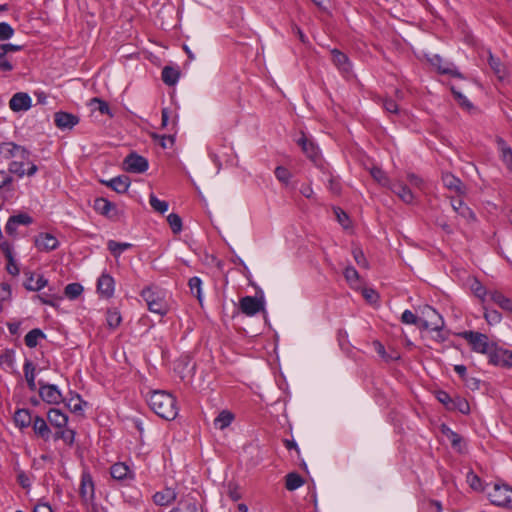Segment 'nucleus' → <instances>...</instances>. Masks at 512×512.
<instances>
[{"mask_svg": "<svg viewBox=\"0 0 512 512\" xmlns=\"http://www.w3.org/2000/svg\"><path fill=\"white\" fill-rule=\"evenodd\" d=\"M0 155L4 159H12L8 166L9 173L15 174L19 178L25 175L31 177L38 171V167L30 161V152L23 146L13 142L1 143Z\"/></svg>", "mask_w": 512, "mask_h": 512, "instance_id": "obj_1", "label": "nucleus"}, {"mask_svg": "<svg viewBox=\"0 0 512 512\" xmlns=\"http://www.w3.org/2000/svg\"><path fill=\"white\" fill-rule=\"evenodd\" d=\"M486 494L493 505L500 507L512 505V488L506 484L486 485Z\"/></svg>", "mask_w": 512, "mask_h": 512, "instance_id": "obj_2", "label": "nucleus"}, {"mask_svg": "<svg viewBox=\"0 0 512 512\" xmlns=\"http://www.w3.org/2000/svg\"><path fill=\"white\" fill-rule=\"evenodd\" d=\"M460 336L465 339L471 346V349L477 353L488 355L494 345L489 342L486 334L480 332L464 331Z\"/></svg>", "mask_w": 512, "mask_h": 512, "instance_id": "obj_3", "label": "nucleus"}, {"mask_svg": "<svg viewBox=\"0 0 512 512\" xmlns=\"http://www.w3.org/2000/svg\"><path fill=\"white\" fill-rule=\"evenodd\" d=\"M489 363L494 366H501L504 368L512 367V351L493 345L488 353Z\"/></svg>", "mask_w": 512, "mask_h": 512, "instance_id": "obj_4", "label": "nucleus"}, {"mask_svg": "<svg viewBox=\"0 0 512 512\" xmlns=\"http://www.w3.org/2000/svg\"><path fill=\"white\" fill-rule=\"evenodd\" d=\"M239 305L243 314L254 316L265 310V299L263 295L260 297L245 296L240 299Z\"/></svg>", "mask_w": 512, "mask_h": 512, "instance_id": "obj_5", "label": "nucleus"}, {"mask_svg": "<svg viewBox=\"0 0 512 512\" xmlns=\"http://www.w3.org/2000/svg\"><path fill=\"white\" fill-rule=\"evenodd\" d=\"M424 318L420 319L421 327L433 331H440L444 326L442 316L431 306L423 310Z\"/></svg>", "mask_w": 512, "mask_h": 512, "instance_id": "obj_6", "label": "nucleus"}, {"mask_svg": "<svg viewBox=\"0 0 512 512\" xmlns=\"http://www.w3.org/2000/svg\"><path fill=\"white\" fill-rule=\"evenodd\" d=\"M39 396L48 404H60L63 402V396L59 388L54 384H46L39 381Z\"/></svg>", "mask_w": 512, "mask_h": 512, "instance_id": "obj_7", "label": "nucleus"}, {"mask_svg": "<svg viewBox=\"0 0 512 512\" xmlns=\"http://www.w3.org/2000/svg\"><path fill=\"white\" fill-rule=\"evenodd\" d=\"M165 410L162 412V419L164 420H174L179 412L177 406L176 398L169 392L162 390V409Z\"/></svg>", "mask_w": 512, "mask_h": 512, "instance_id": "obj_8", "label": "nucleus"}, {"mask_svg": "<svg viewBox=\"0 0 512 512\" xmlns=\"http://www.w3.org/2000/svg\"><path fill=\"white\" fill-rule=\"evenodd\" d=\"M428 61L434 66L439 73L451 75L456 78H463V75L455 67L454 64L444 61L439 55L433 54Z\"/></svg>", "mask_w": 512, "mask_h": 512, "instance_id": "obj_9", "label": "nucleus"}, {"mask_svg": "<svg viewBox=\"0 0 512 512\" xmlns=\"http://www.w3.org/2000/svg\"><path fill=\"white\" fill-rule=\"evenodd\" d=\"M141 296L151 312L160 314V297L157 286H148L144 288L141 292Z\"/></svg>", "mask_w": 512, "mask_h": 512, "instance_id": "obj_10", "label": "nucleus"}, {"mask_svg": "<svg viewBox=\"0 0 512 512\" xmlns=\"http://www.w3.org/2000/svg\"><path fill=\"white\" fill-rule=\"evenodd\" d=\"M123 165L126 171L132 173H142L148 168L147 160L136 153H131L126 156Z\"/></svg>", "mask_w": 512, "mask_h": 512, "instance_id": "obj_11", "label": "nucleus"}, {"mask_svg": "<svg viewBox=\"0 0 512 512\" xmlns=\"http://www.w3.org/2000/svg\"><path fill=\"white\" fill-rule=\"evenodd\" d=\"M110 474L113 479L128 483L134 479V472L130 469V467L124 462H118L111 466Z\"/></svg>", "mask_w": 512, "mask_h": 512, "instance_id": "obj_12", "label": "nucleus"}, {"mask_svg": "<svg viewBox=\"0 0 512 512\" xmlns=\"http://www.w3.org/2000/svg\"><path fill=\"white\" fill-rule=\"evenodd\" d=\"M34 244L39 251L49 252L55 250L59 242L57 238L50 233H40L35 237Z\"/></svg>", "mask_w": 512, "mask_h": 512, "instance_id": "obj_13", "label": "nucleus"}, {"mask_svg": "<svg viewBox=\"0 0 512 512\" xmlns=\"http://www.w3.org/2000/svg\"><path fill=\"white\" fill-rule=\"evenodd\" d=\"M32 99L24 92H18L9 101V107L14 112L27 111L31 108Z\"/></svg>", "mask_w": 512, "mask_h": 512, "instance_id": "obj_14", "label": "nucleus"}, {"mask_svg": "<svg viewBox=\"0 0 512 512\" xmlns=\"http://www.w3.org/2000/svg\"><path fill=\"white\" fill-rule=\"evenodd\" d=\"M54 123L61 130L72 129L79 123V117L71 113L59 111L54 114Z\"/></svg>", "mask_w": 512, "mask_h": 512, "instance_id": "obj_15", "label": "nucleus"}, {"mask_svg": "<svg viewBox=\"0 0 512 512\" xmlns=\"http://www.w3.org/2000/svg\"><path fill=\"white\" fill-rule=\"evenodd\" d=\"M94 210L110 219H116L118 212L115 204L105 198H97L93 205Z\"/></svg>", "mask_w": 512, "mask_h": 512, "instance_id": "obj_16", "label": "nucleus"}, {"mask_svg": "<svg viewBox=\"0 0 512 512\" xmlns=\"http://www.w3.org/2000/svg\"><path fill=\"white\" fill-rule=\"evenodd\" d=\"M441 431L443 435L448 439L452 448L459 453H464L466 450V444L462 436L457 432L453 431L446 425H442Z\"/></svg>", "mask_w": 512, "mask_h": 512, "instance_id": "obj_17", "label": "nucleus"}, {"mask_svg": "<svg viewBox=\"0 0 512 512\" xmlns=\"http://www.w3.org/2000/svg\"><path fill=\"white\" fill-rule=\"evenodd\" d=\"M451 205L453 210L468 223L476 221V215L473 210L467 206L460 198H452Z\"/></svg>", "mask_w": 512, "mask_h": 512, "instance_id": "obj_18", "label": "nucleus"}, {"mask_svg": "<svg viewBox=\"0 0 512 512\" xmlns=\"http://www.w3.org/2000/svg\"><path fill=\"white\" fill-rule=\"evenodd\" d=\"M389 189L395 193L403 202L406 204L413 203L415 196L411 189L405 185L401 181H395L390 186Z\"/></svg>", "mask_w": 512, "mask_h": 512, "instance_id": "obj_19", "label": "nucleus"}, {"mask_svg": "<svg viewBox=\"0 0 512 512\" xmlns=\"http://www.w3.org/2000/svg\"><path fill=\"white\" fill-rule=\"evenodd\" d=\"M442 182L447 189L455 192L458 195L465 194L466 192V187L462 181L449 172L443 173Z\"/></svg>", "mask_w": 512, "mask_h": 512, "instance_id": "obj_20", "label": "nucleus"}, {"mask_svg": "<svg viewBox=\"0 0 512 512\" xmlns=\"http://www.w3.org/2000/svg\"><path fill=\"white\" fill-rule=\"evenodd\" d=\"M115 288V282L114 279L108 275V274H102L97 283V290L98 292L106 297L109 298L113 295Z\"/></svg>", "mask_w": 512, "mask_h": 512, "instance_id": "obj_21", "label": "nucleus"}, {"mask_svg": "<svg viewBox=\"0 0 512 512\" xmlns=\"http://www.w3.org/2000/svg\"><path fill=\"white\" fill-rule=\"evenodd\" d=\"M48 422L57 429H62L67 426L68 416L60 409L51 408L47 412Z\"/></svg>", "mask_w": 512, "mask_h": 512, "instance_id": "obj_22", "label": "nucleus"}, {"mask_svg": "<svg viewBox=\"0 0 512 512\" xmlns=\"http://www.w3.org/2000/svg\"><path fill=\"white\" fill-rule=\"evenodd\" d=\"M34 433L45 441H48L51 436V430L44 418L35 416L32 422Z\"/></svg>", "mask_w": 512, "mask_h": 512, "instance_id": "obj_23", "label": "nucleus"}, {"mask_svg": "<svg viewBox=\"0 0 512 512\" xmlns=\"http://www.w3.org/2000/svg\"><path fill=\"white\" fill-rule=\"evenodd\" d=\"M496 143H497V149L500 153V157H501L502 161L506 165V168L509 170V172L512 173V149H511V147L502 138H497Z\"/></svg>", "mask_w": 512, "mask_h": 512, "instance_id": "obj_24", "label": "nucleus"}, {"mask_svg": "<svg viewBox=\"0 0 512 512\" xmlns=\"http://www.w3.org/2000/svg\"><path fill=\"white\" fill-rule=\"evenodd\" d=\"M298 145L301 146L303 152L313 161H316L319 156V151L317 146L314 144L312 140L306 137L305 134H302L301 137L297 141Z\"/></svg>", "mask_w": 512, "mask_h": 512, "instance_id": "obj_25", "label": "nucleus"}, {"mask_svg": "<svg viewBox=\"0 0 512 512\" xmlns=\"http://www.w3.org/2000/svg\"><path fill=\"white\" fill-rule=\"evenodd\" d=\"M181 70L178 66L167 65L162 68V81L169 85L174 86L180 79Z\"/></svg>", "mask_w": 512, "mask_h": 512, "instance_id": "obj_26", "label": "nucleus"}, {"mask_svg": "<svg viewBox=\"0 0 512 512\" xmlns=\"http://www.w3.org/2000/svg\"><path fill=\"white\" fill-rule=\"evenodd\" d=\"M48 280L43 275L30 273L24 286L29 291H40L47 286Z\"/></svg>", "mask_w": 512, "mask_h": 512, "instance_id": "obj_27", "label": "nucleus"}, {"mask_svg": "<svg viewBox=\"0 0 512 512\" xmlns=\"http://www.w3.org/2000/svg\"><path fill=\"white\" fill-rule=\"evenodd\" d=\"M105 184L117 193H125L130 186V179L126 175H121L112 178L110 181L105 182Z\"/></svg>", "mask_w": 512, "mask_h": 512, "instance_id": "obj_28", "label": "nucleus"}, {"mask_svg": "<svg viewBox=\"0 0 512 512\" xmlns=\"http://www.w3.org/2000/svg\"><path fill=\"white\" fill-rule=\"evenodd\" d=\"M331 54L333 63L339 70L342 72H349L351 70V64L346 54L337 49L332 50Z\"/></svg>", "mask_w": 512, "mask_h": 512, "instance_id": "obj_29", "label": "nucleus"}, {"mask_svg": "<svg viewBox=\"0 0 512 512\" xmlns=\"http://www.w3.org/2000/svg\"><path fill=\"white\" fill-rule=\"evenodd\" d=\"M490 299L497 304L501 309L512 312V300L501 292L493 291L489 293Z\"/></svg>", "mask_w": 512, "mask_h": 512, "instance_id": "obj_30", "label": "nucleus"}, {"mask_svg": "<svg viewBox=\"0 0 512 512\" xmlns=\"http://www.w3.org/2000/svg\"><path fill=\"white\" fill-rule=\"evenodd\" d=\"M14 422L21 429L29 427L33 418L27 409H18L14 414Z\"/></svg>", "mask_w": 512, "mask_h": 512, "instance_id": "obj_31", "label": "nucleus"}, {"mask_svg": "<svg viewBox=\"0 0 512 512\" xmlns=\"http://www.w3.org/2000/svg\"><path fill=\"white\" fill-rule=\"evenodd\" d=\"M234 420V414L228 410L221 411L214 419V426L217 429L223 430L227 428Z\"/></svg>", "mask_w": 512, "mask_h": 512, "instance_id": "obj_32", "label": "nucleus"}, {"mask_svg": "<svg viewBox=\"0 0 512 512\" xmlns=\"http://www.w3.org/2000/svg\"><path fill=\"white\" fill-rule=\"evenodd\" d=\"M25 379L31 391L36 390L35 366L30 360H26L23 366Z\"/></svg>", "mask_w": 512, "mask_h": 512, "instance_id": "obj_33", "label": "nucleus"}, {"mask_svg": "<svg viewBox=\"0 0 512 512\" xmlns=\"http://www.w3.org/2000/svg\"><path fill=\"white\" fill-rule=\"evenodd\" d=\"M81 496L84 498H91L94 494V484L89 474H83L80 487Z\"/></svg>", "mask_w": 512, "mask_h": 512, "instance_id": "obj_34", "label": "nucleus"}, {"mask_svg": "<svg viewBox=\"0 0 512 512\" xmlns=\"http://www.w3.org/2000/svg\"><path fill=\"white\" fill-rule=\"evenodd\" d=\"M166 221L174 235H178L182 232L183 220L178 214H176V213L168 214L166 217Z\"/></svg>", "mask_w": 512, "mask_h": 512, "instance_id": "obj_35", "label": "nucleus"}, {"mask_svg": "<svg viewBox=\"0 0 512 512\" xmlns=\"http://www.w3.org/2000/svg\"><path fill=\"white\" fill-rule=\"evenodd\" d=\"M75 435L76 432L73 429L65 427L62 429H58V431L54 434V440L61 439L66 445L72 446L75 441Z\"/></svg>", "mask_w": 512, "mask_h": 512, "instance_id": "obj_36", "label": "nucleus"}, {"mask_svg": "<svg viewBox=\"0 0 512 512\" xmlns=\"http://www.w3.org/2000/svg\"><path fill=\"white\" fill-rule=\"evenodd\" d=\"M45 338L42 330L35 328L29 331L24 338L25 344L29 348H34L38 345L40 339Z\"/></svg>", "mask_w": 512, "mask_h": 512, "instance_id": "obj_37", "label": "nucleus"}, {"mask_svg": "<svg viewBox=\"0 0 512 512\" xmlns=\"http://www.w3.org/2000/svg\"><path fill=\"white\" fill-rule=\"evenodd\" d=\"M304 483L303 478L295 472L286 475L285 487L289 491H294L300 488Z\"/></svg>", "mask_w": 512, "mask_h": 512, "instance_id": "obj_38", "label": "nucleus"}, {"mask_svg": "<svg viewBox=\"0 0 512 512\" xmlns=\"http://www.w3.org/2000/svg\"><path fill=\"white\" fill-rule=\"evenodd\" d=\"M370 174L373 179L383 187L389 188V186L392 184L386 173L379 167H373L370 170Z\"/></svg>", "mask_w": 512, "mask_h": 512, "instance_id": "obj_39", "label": "nucleus"}, {"mask_svg": "<svg viewBox=\"0 0 512 512\" xmlns=\"http://www.w3.org/2000/svg\"><path fill=\"white\" fill-rule=\"evenodd\" d=\"M188 286L190 289V292L192 295H194L200 303L203 301V295H202V280L194 276L189 279Z\"/></svg>", "mask_w": 512, "mask_h": 512, "instance_id": "obj_40", "label": "nucleus"}, {"mask_svg": "<svg viewBox=\"0 0 512 512\" xmlns=\"http://www.w3.org/2000/svg\"><path fill=\"white\" fill-rule=\"evenodd\" d=\"M132 245L126 242H116L109 240L107 243L108 250L113 254L114 257L118 258L125 250L129 249Z\"/></svg>", "mask_w": 512, "mask_h": 512, "instance_id": "obj_41", "label": "nucleus"}, {"mask_svg": "<svg viewBox=\"0 0 512 512\" xmlns=\"http://www.w3.org/2000/svg\"><path fill=\"white\" fill-rule=\"evenodd\" d=\"M122 321V317L116 309H109L106 313V322L110 329H116Z\"/></svg>", "mask_w": 512, "mask_h": 512, "instance_id": "obj_42", "label": "nucleus"}, {"mask_svg": "<svg viewBox=\"0 0 512 512\" xmlns=\"http://www.w3.org/2000/svg\"><path fill=\"white\" fill-rule=\"evenodd\" d=\"M82 292L83 287L79 283H70L64 289L65 296L71 300H74L77 297H79L82 294Z\"/></svg>", "mask_w": 512, "mask_h": 512, "instance_id": "obj_43", "label": "nucleus"}, {"mask_svg": "<svg viewBox=\"0 0 512 512\" xmlns=\"http://www.w3.org/2000/svg\"><path fill=\"white\" fill-rule=\"evenodd\" d=\"M488 64L500 79L504 77V69L500 59L494 57L491 52H489Z\"/></svg>", "mask_w": 512, "mask_h": 512, "instance_id": "obj_44", "label": "nucleus"}, {"mask_svg": "<svg viewBox=\"0 0 512 512\" xmlns=\"http://www.w3.org/2000/svg\"><path fill=\"white\" fill-rule=\"evenodd\" d=\"M352 255H353L355 262L357 263V265L359 267L365 268V269L369 268V262L366 259L363 250L360 247L354 246L352 249Z\"/></svg>", "mask_w": 512, "mask_h": 512, "instance_id": "obj_45", "label": "nucleus"}, {"mask_svg": "<svg viewBox=\"0 0 512 512\" xmlns=\"http://www.w3.org/2000/svg\"><path fill=\"white\" fill-rule=\"evenodd\" d=\"M83 403L81 397L76 395L67 400L66 406L73 413H81L83 411Z\"/></svg>", "mask_w": 512, "mask_h": 512, "instance_id": "obj_46", "label": "nucleus"}, {"mask_svg": "<svg viewBox=\"0 0 512 512\" xmlns=\"http://www.w3.org/2000/svg\"><path fill=\"white\" fill-rule=\"evenodd\" d=\"M344 277L351 287H355L359 282V273L353 266L345 268Z\"/></svg>", "mask_w": 512, "mask_h": 512, "instance_id": "obj_47", "label": "nucleus"}, {"mask_svg": "<svg viewBox=\"0 0 512 512\" xmlns=\"http://www.w3.org/2000/svg\"><path fill=\"white\" fill-rule=\"evenodd\" d=\"M274 174L277 180L284 184H288L292 177L290 171L283 166H277L275 168Z\"/></svg>", "mask_w": 512, "mask_h": 512, "instance_id": "obj_48", "label": "nucleus"}, {"mask_svg": "<svg viewBox=\"0 0 512 512\" xmlns=\"http://www.w3.org/2000/svg\"><path fill=\"white\" fill-rule=\"evenodd\" d=\"M472 292L474 293V295L481 299L482 301H484L485 297L487 295H489L487 293V290L486 288L481 284V282H479L478 280H473V282L471 283V286H470Z\"/></svg>", "mask_w": 512, "mask_h": 512, "instance_id": "obj_49", "label": "nucleus"}, {"mask_svg": "<svg viewBox=\"0 0 512 512\" xmlns=\"http://www.w3.org/2000/svg\"><path fill=\"white\" fill-rule=\"evenodd\" d=\"M467 481L470 485V487L473 489V490H476V491H481V490H485L486 491V486L483 487L482 485V480L480 479L479 476H477L475 473L473 472H469L467 474Z\"/></svg>", "mask_w": 512, "mask_h": 512, "instance_id": "obj_50", "label": "nucleus"}, {"mask_svg": "<svg viewBox=\"0 0 512 512\" xmlns=\"http://www.w3.org/2000/svg\"><path fill=\"white\" fill-rule=\"evenodd\" d=\"M436 397L438 401L444 404L448 409H453L456 407L455 402L447 392L440 390L437 392Z\"/></svg>", "mask_w": 512, "mask_h": 512, "instance_id": "obj_51", "label": "nucleus"}, {"mask_svg": "<svg viewBox=\"0 0 512 512\" xmlns=\"http://www.w3.org/2000/svg\"><path fill=\"white\" fill-rule=\"evenodd\" d=\"M14 35V29L6 22L0 23V41L10 39Z\"/></svg>", "mask_w": 512, "mask_h": 512, "instance_id": "obj_52", "label": "nucleus"}, {"mask_svg": "<svg viewBox=\"0 0 512 512\" xmlns=\"http://www.w3.org/2000/svg\"><path fill=\"white\" fill-rule=\"evenodd\" d=\"M33 299L40 301L42 304L55 307L56 306L55 300H57L58 298L54 297L51 294H48V293L44 292L42 294L35 295Z\"/></svg>", "mask_w": 512, "mask_h": 512, "instance_id": "obj_53", "label": "nucleus"}, {"mask_svg": "<svg viewBox=\"0 0 512 512\" xmlns=\"http://www.w3.org/2000/svg\"><path fill=\"white\" fill-rule=\"evenodd\" d=\"M484 317L490 325L498 324L502 320V316L497 310H486Z\"/></svg>", "mask_w": 512, "mask_h": 512, "instance_id": "obj_54", "label": "nucleus"}, {"mask_svg": "<svg viewBox=\"0 0 512 512\" xmlns=\"http://www.w3.org/2000/svg\"><path fill=\"white\" fill-rule=\"evenodd\" d=\"M451 91L459 105L467 109L472 108V103L467 99L466 96H464L461 92L457 91L454 87H451Z\"/></svg>", "mask_w": 512, "mask_h": 512, "instance_id": "obj_55", "label": "nucleus"}, {"mask_svg": "<svg viewBox=\"0 0 512 512\" xmlns=\"http://www.w3.org/2000/svg\"><path fill=\"white\" fill-rule=\"evenodd\" d=\"M90 105H96V109H98L101 114H110L108 104L100 98H92L90 100Z\"/></svg>", "mask_w": 512, "mask_h": 512, "instance_id": "obj_56", "label": "nucleus"}, {"mask_svg": "<svg viewBox=\"0 0 512 512\" xmlns=\"http://www.w3.org/2000/svg\"><path fill=\"white\" fill-rule=\"evenodd\" d=\"M401 321L404 324L415 325L418 323L419 319L412 311L407 309L402 313Z\"/></svg>", "mask_w": 512, "mask_h": 512, "instance_id": "obj_57", "label": "nucleus"}, {"mask_svg": "<svg viewBox=\"0 0 512 512\" xmlns=\"http://www.w3.org/2000/svg\"><path fill=\"white\" fill-rule=\"evenodd\" d=\"M176 498V493L171 488H166L162 491V506L168 505L173 502Z\"/></svg>", "mask_w": 512, "mask_h": 512, "instance_id": "obj_58", "label": "nucleus"}, {"mask_svg": "<svg viewBox=\"0 0 512 512\" xmlns=\"http://www.w3.org/2000/svg\"><path fill=\"white\" fill-rule=\"evenodd\" d=\"M11 217L17 225H29L33 222L32 218L26 213H21Z\"/></svg>", "mask_w": 512, "mask_h": 512, "instance_id": "obj_59", "label": "nucleus"}, {"mask_svg": "<svg viewBox=\"0 0 512 512\" xmlns=\"http://www.w3.org/2000/svg\"><path fill=\"white\" fill-rule=\"evenodd\" d=\"M6 260H7L6 268H7L8 273L13 275V276L18 275L19 272H20V269H19V267H18V265H17V263H16V261L14 259V256L11 257V258H6Z\"/></svg>", "mask_w": 512, "mask_h": 512, "instance_id": "obj_60", "label": "nucleus"}, {"mask_svg": "<svg viewBox=\"0 0 512 512\" xmlns=\"http://www.w3.org/2000/svg\"><path fill=\"white\" fill-rule=\"evenodd\" d=\"M328 189L335 195L340 194L341 184L339 180L331 176L328 180Z\"/></svg>", "mask_w": 512, "mask_h": 512, "instance_id": "obj_61", "label": "nucleus"}, {"mask_svg": "<svg viewBox=\"0 0 512 512\" xmlns=\"http://www.w3.org/2000/svg\"><path fill=\"white\" fill-rule=\"evenodd\" d=\"M0 249L4 253L5 258L13 257V247L8 241L2 239L0 241Z\"/></svg>", "mask_w": 512, "mask_h": 512, "instance_id": "obj_62", "label": "nucleus"}, {"mask_svg": "<svg viewBox=\"0 0 512 512\" xmlns=\"http://www.w3.org/2000/svg\"><path fill=\"white\" fill-rule=\"evenodd\" d=\"M17 481H18L19 485L21 487H23V488H29L31 486L30 478L23 471H19L18 472V474H17Z\"/></svg>", "mask_w": 512, "mask_h": 512, "instance_id": "obj_63", "label": "nucleus"}, {"mask_svg": "<svg viewBox=\"0 0 512 512\" xmlns=\"http://www.w3.org/2000/svg\"><path fill=\"white\" fill-rule=\"evenodd\" d=\"M407 180L410 183V185L416 188H421L423 185V179L414 173H408Z\"/></svg>", "mask_w": 512, "mask_h": 512, "instance_id": "obj_64", "label": "nucleus"}]
</instances>
